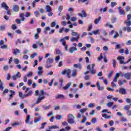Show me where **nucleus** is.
<instances>
[{"label": "nucleus", "instance_id": "46", "mask_svg": "<svg viewBox=\"0 0 131 131\" xmlns=\"http://www.w3.org/2000/svg\"><path fill=\"white\" fill-rule=\"evenodd\" d=\"M14 63L15 64H16V65L18 64V63H19V59H18V58H15L14 59Z\"/></svg>", "mask_w": 131, "mask_h": 131}, {"label": "nucleus", "instance_id": "16", "mask_svg": "<svg viewBox=\"0 0 131 131\" xmlns=\"http://www.w3.org/2000/svg\"><path fill=\"white\" fill-rule=\"evenodd\" d=\"M11 94L9 95V99L11 100L13 98V96H15V91L14 90H10Z\"/></svg>", "mask_w": 131, "mask_h": 131}, {"label": "nucleus", "instance_id": "62", "mask_svg": "<svg viewBox=\"0 0 131 131\" xmlns=\"http://www.w3.org/2000/svg\"><path fill=\"white\" fill-rule=\"evenodd\" d=\"M126 46H130L131 45V40H129L126 42Z\"/></svg>", "mask_w": 131, "mask_h": 131}, {"label": "nucleus", "instance_id": "12", "mask_svg": "<svg viewBox=\"0 0 131 131\" xmlns=\"http://www.w3.org/2000/svg\"><path fill=\"white\" fill-rule=\"evenodd\" d=\"M97 86L99 90V91H103L104 90L103 86H101V84L100 83V82L98 81L97 82Z\"/></svg>", "mask_w": 131, "mask_h": 131}, {"label": "nucleus", "instance_id": "26", "mask_svg": "<svg viewBox=\"0 0 131 131\" xmlns=\"http://www.w3.org/2000/svg\"><path fill=\"white\" fill-rule=\"evenodd\" d=\"M30 118H31V116L30 115L27 116L26 123H29V120H30Z\"/></svg>", "mask_w": 131, "mask_h": 131}, {"label": "nucleus", "instance_id": "13", "mask_svg": "<svg viewBox=\"0 0 131 131\" xmlns=\"http://www.w3.org/2000/svg\"><path fill=\"white\" fill-rule=\"evenodd\" d=\"M78 39H79V35H78L76 37H72L70 39L71 41H74L75 40L76 41H78Z\"/></svg>", "mask_w": 131, "mask_h": 131}, {"label": "nucleus", "instance_id": "20", "mask_svg": "<svg viewBox=\"0 0 131 131\" xmlns=\"http://www.w3.org/2000/svg\"><path fill=\"white\" fill-rule=\"evenodd\" d=\"M46 12H47L48 13H50V12H51L52 11V9L51 8V6H50V5L46 6Z\"/></svg>", "mask_w": 131, "mask_h": 131}, {"label": "nucleus", "instance_id": "58", "mask_svg": "<svg viewBox=\"0 0 131 131\" xmlns=\"http://www.w3.org/2000/svg\"><path fill=\"white\" fill-rule=\"evenodd\" d=\"M12 29L13 30H16V29H17V26H16V25H12Z\"/></svg>", "mask_w": 131, "mask_h": 131}, {"label": "nucleus", "instance_id": "3", "mask_svg": "<svg viewBox=\"0 0 131 131\" xmlns=\"http://www.w3.org/2000/svg\"><path fill=\"white\" fill-rule=\"evenodd\" d=\"M70 73H71V71H70V69H68V70L65 69L61 72V74L62 75H65V74H67V76L68 78H71V76H70Z\"/></svg>", "mask_w": 131, "mask_h": 131}, {"label": "nucleus", "instance_id": "40", "mask_svg": "<svg viewBox=\"0 0 131 131\" xmlns=\"http://www.w3.org/2000/svg\"><path fill=\"white\" fill-rule=\"evenodd\" d=\"M16 125H20V123L19 122L12 123V126H16Z\"/></svg>", "mask_w": 131, "mask_h": 131}, {"label": "nucleus", "instance_id": "32", "mask_svg": "<svg viewBox=\"0 0 131 131\" xmlns=\"http://www.w3.org/2000/svg\"><path fill=\"white\" fill-rule=\"evenodd\" d=\"M124 24H126V26L129 27L131 26V21L128 20V21H124Z\"/></svg>", "mask_w": 131, "mask_h": 131}, {"label": "nucleus", "instance_id": "34", "mask_svg": "<svg viewBox=\"0 0 131 131\" xmlns=\"http://www.w3.org/2000/svg\"><path fill=\"white\" fill-rule=\"evenodd\" d=\"M41 120V118H36L34 119V122L36 123V122H38V121H40Z\"/></svg>", "mask_w": 131, "mask_h": 131}, {"label": "nucleus", "instance_id": "44", "mask_svg": "<svg viewBox=\"0 0 131 131\" xmlns=\"http://www.w3.org/2000/svg\"><path fill=\"white\" fill-rule=\"evenodd\" d=\"M91 122H92V123H96L97 122V118H92L91 120Z\"/></svg>", "mask_w": 131, "mask_h": 131}, {"label": "nucleus", "instance_id": "43", "mask_svg": "<svg viewBox=\"0 0 131 131\" xmlns=\"http://www.w3.org/2000/svg\"><path fill=\"white\" fill-rule=\"evenodd\" d=\"M89 108H94L95 107V103H90L88 105Z\"/></svg>", "mask_w": 131, "mask_h": 131}, {"label": "nucleus", "instance_id": "24", "mask_svg": "<svg viewBox=\"0 0 131 131\" xmlns=\"http://www.w3.org/2000/svg\"><path fill=\"white\" fill-rule=\"evenodd\" d=\"M42 107L43 110H49L51 108V105H49L48 106L42 105Z\"/></svg>", "mask_w": 131, "mask_h": 131}, {"label": "nucleus", "instance_id": "61", "mask_svg": "<svg viewBox=\"0 0 131 131\" xmlns=\"http://www.w3.org/2000/svg\"><path fill=\"white\" fill-rule=\"evenodd\" d=\"M90 73H91V74H96V71L95 70H91Z\"/></svg>", "mask_w": 131, "mask_h": 131}, {"label": "nucleus", "instance_id": "5", "mask_svg": "<svg viewBox=\"0 0 131 131\" xmlns=\"http://www.w3.org/2000/svg\"><path fill=\"white\" fill-rule=\"evenodd\" d=\"M20 9V7H19V6L18 5H14L12 7V10L13 12H19V9Z\"/></svg>", "mask_w": 131, "mask_h": 131}, {"label": "nucleus", "instance_id": "11", "mask_svg": "<svg viewBox=\"0 0 131 131\" xmlns=\"http://www.w3.org/2000/svg\"><path fill=\"white\" fill-rule=\"evenodd\" d=\"M124 76L126 79L129 80L130 79L131 73H126L124 75Z\"/></svg>", "mask_w": 131, "mask_h": 131}, {"label": "nucleus", "instance_id": "64", "mask_svg": "<svg viewBox=\"0 0 131 131\" xmlns=\"http://www.w3.org/2000/svg\"><path fill=\"white\" fill-rule=\"evenodd\" d=\"M127 114L128 116H131V110L127 111Z\"/></svg>", "mask_w": 131, "mask_h": 131}, {"label": "nucleus", "instance_id": "21", "mask_svg": "<svg viewBox=\"0 0 131 131\" xmlns=\"http://www.w3.org/2000/svg\"><path fill=\"white\" fill-rule=\"evenodd\" d=\"M74 51H77V48L76 47H72L70 49V53H74Z\"/></svg>", "mask_w": 131, "mask_h": 131}, {"label": "nucleus", "instance_id": "25", "mask_svg": "<svg viewBox=\"0 0 131 131\" xmlns=\"http://www.w3.org/2000/svg\"><path fill=\"white\" fill-rule=\"evenodd\" d=\"M93 34H94L95 35H97V34H100V30L97 29L96 31H93L92 32Z\"/></svg>", "mask_w": 131, "mask_h": 131}, {"label": "nucleus", "instance_id": "37", "mask_svg": "<svg viewBox=\"0 0 131 131\" xmlns=\"http://www.w3.org/2000/svg\"><path fill=\"white\" fill-rule=\"evenodd\" d=\"M59 128V127H58V126L53 125V126H50V127H49V129H56V128Z\"/></svg>", "mask_w": 131, "mask_h": 131}, {"label": "nucleus", "instance_id": "50", "mask_svg": "<svg viewBox=\"0 0 131 131\" xmlns=\"http://www.w3.org/2000/svg\"><path fill=\"white\" fill-rule=\"evenodd\" d=\"M28 84L29 85V86H31V85L32 84V80H31V79L28 80Z\"/></svg>", "mask_w": 131, "mask_h": 131}, {"label": "nucleus", "instance_id": "48", "mask_svg": "<svg viewBox=\"0 0 131 131\" xmlns=\"http://www.w3.org/2000/svg\"><path fill=\"white\" fill-rule=\"evenodd\" d=\"M71 21H72V22H75V21H76V20H77V17H72L71 19Z\"/></svg>", "mask_w": 131, "mask_h": 131}, {"label": "nucleus", "instance_id": "41", "mask_svg": "<svg viewBox=\"0 0 131 131\" xmlns=\"http://www.w3.org/2000/svg\"><path fill=\"white\" fill-rule=\"evenodd\" d=\"M113 67L115 68L116 67V60L113 59Z\"/></svg>", "mask_w": 131, "mask_h": 131}, {"label": "nucleus", "instance_id": "10", "mask_svg": "<svg viewBox=\"0 0 131 131\" xmlns=\"http://www.w3.org/2000/svg\"><path fill=\"white\" fill-rule=\"evenodd\" d=\"M117 60L119 61L120 64H123V60H124V57L123 56H118L117 57Z\"/></svg>", "mask_w": 131, "mask_h": 131}, {"label": "nucleus", "instance_id": "52", "mask_svg": "<svg viewBox=\"0 0 131 131\" xmlns=\"http://www.w3.org/2000/svg\"><path fill=\"white\" fill-rule=\"evenodd\" d=\"M39 38V35H38V34L36 33L34 35V39H38Z\"/></svg>", "mask_w": 131, "mask_h": 131}, {"label": "nucleus", "instance_id": "51", "mask_svg": "<svg viewBox=\"0 0 131 131\" xmlns=\"http://www.w3.org/2000/svg\"><path fill=\"white\" fill-rule=\"evenodd\" d=\"M37 75L39 76H41V75H42V71H37Z\"/></svg>", "mask_w": 131, "mask_h": 131}, {"label": "nucleus", "instance_id": "22", "mask_svg": "<svg viewBox=\"0 0 131 131\" xmlns=\"http://www.w3.org/2000/svg\"><path fill=\"white\" fill-rule=\"evenodd\" d=\"M19 17L21 18V21H25V15H24V13H20Z\"/></svg>", "mask_w": 131, "mask_h": 131}, {"label": "nucleus", "instance_id": "47", "mask_svg": "<svg viewBox=\"0 0 131 131\" xmlns=\"http://www.w3.org/2000/svg\"><path fill=\"white\" fill-rule=\"evenodd\" d=\"M46 124H47V122H44L43 123L41 124V126L40 127V129H42L43 128H45V125H46Z\"/></svg>", "mask_w": 131, "mask_h": 131}, {"label": "nucleus", "instance_id": "35", "mask_svg": "<svg viewBox=\"0 0 131 131\" xmlns=\"http://www.w3.org/2000/svg\"><path fill=\"white\" fill-rule=\"evenodd\" d=\"M115 81H113L111 82V84H112V86L113 89H114V88H117V85H116V84H115Z\"/></svg>", "mask_w": 131, "mask_h": 131}, {"label": "nucleus", "instance_id": "55", "mask_svg": "<svg viewBox=\"0 0 131 131\" xmlns=\"http://www.w3.org/2000/svg\"><path fill=\"white\" fill-rule=\"evenodd\" d=\"M116 5H117V4L115 2H111V6L112 8H113V7H115Z\"/></svg>", "mask_w": 131, "mask_h": 131}, {"label": "nucleus", "instance_id": "19", "mask_svg": "<svg viewBox=\"0 0 131 131\" xmlns=\"http://www.w3.org/2000/svg\"><path fill=\"white\" fill-rule=\"evenodd\" d=\"M4 89H5V86H4V83L0 79V90L2 91H4Z\"/></svg>", "mask_w": 131, "mask_h": 131}, {"label": "nucleus", "instance_id": "6", "mask_svg": "<svg viewBox=\"0 0 131 131\" xmlns=\"http://www.w3.org/2000/svg\"><path fill=\"white\" fill-rule=\"evenodd\" d=\"M119 94H121V95H126V90L124 88H120L119 89Z\"/></svg>", "mask_w": 131, "mask_h": 131}, {"label": "nucleus", "instance_id": "33", "mask_svg": "<svg viewBox=\"0 0 131 131\" xmlns=\"http://www.w3.org/2000/svg\"><path fill=\"white\" fill-rule=\"evenodd\" d=\"M72 76V77H75V76H76V70L74 69L73 70Z\"/></svg>", "mask_w": 131, "mask_h": 131}, {"label": "nucleus", "instance_id": "28", "mask_svg": "<svg viewBox=\"0 0 131 131\" xmlns=\"http://www.w3.org/2000/svg\"><path fill=\"white\" fill-rule=\"evenodd\" d=\"M59 41H60V42H62V46H65L67 45H66V41H65V40H64V38H61V39H60L59 40Z\"/></svg>", "mask_w": 131, "mask_h": 131}, {"label": "nucleus", "instance_id": "42", "mask_svg": "<svg viewBox=\"0 0 131 131\" xmlns=\"http://www.w3.org/2000/svg\"><path fill=\"white\" fill-rule=\"evenodd\" d=\"M106 90L108 91V92H114V89L111 88L110 87H107Z\"/></svg>", "mask_w": 131, "mask_h": 131}, {"label": "nucleus", "instance_id": "60", "mask_svg": "<svg viewBox=\"0 0 131 131\" xmlns=\"http://www.w3.org/2000/svg\"><path fill=\"white\" fill-rule=\"evenodd\" d=\"M56 23H55V21H53L51 25V27H55V26H56Z\"/></svg>", "mask_w": 131, "mask_h": 131}, {"label": "nucleus", "instance_id": "56", "mask_svg": "<svg viewBox=\"0 0 131 131\" xmlns=\"http://www.w3.org/2000/svg\"><path fill=\"white\" fill-rule=\"evenodd\" d=\"M126 102L127 104H129L131 103V99L130 98H126Z\"/></svg>", "mask_w": 131, "mask_h": 131}, {"label": "nucleus", "instance_id": "4", "mask_svg": "<svg viewBox=\"0 0 131 131\" xmlns=\"http://www.w3.org/2000/svg\"><path fill=\"white\" fill-rule=\"evenodd\" d=\"M20 77H21V74L19 72H17L15 75L13 76L12 78L13 80H16L17 78H20Z\"/></svg>", "mask_w": 131, "mask_h": 131}, {"label": "nucleus", "instance_id": "45", "mask_svg": "<svg viewBox=\"0 0 131 131\" xmlns=\"http://www.w3.org/2000/svg\"><path fill=\"white\" fill-rule=\"evenodd\" d=\"M102 34H103V35H104V36H107L108 34V33H107V32L105 30H103L102 31Z\"/></svg>", "mask_w": 131, "mask_h": 131}, {"label": "nucleus", "instance_id": "30", "mask_svg": "<svg viewBox=\"0 0 131 131\" xmlns=\"http://www.w3.org/2000/svg\"><path fill=\"white\" fill-rule=\"evenodd\" d=\"M62 117H63V116H62V115H58L56 117V120H61L62 119Z\"/></svg>", "mask_w": 131, "mask_h": 131}, {"label": "nucleus", "instance_id": "38", "mask_svg": "<svg viewBox=\"0 0 131 131\" xmlns=\"http://www.w3.org/2000/svg\"><path fill=\"white\" fill-rule=\"evenodd\" d=\"M71 35H72V36H77L78 35H79V34H78V33L77 32H73L72 33H71Z\"/></svg>", "mask_w": 131, "mask_h": 131}, {"label": "nucleus", "instance_id": "1", "mask_svg": "<svg viewBox=\"0 0 131 131\" xmlns=\"http://www.w3.org/2000/svg\"><path fill=\"white\" fill-rule=\"evenodd\" d=\"M39 97H38L37 101H36V104H39L42 100H45L46 97H45V90H40V93L39 94Z\"/></svg>", "mask_w": 131, "mask_h": 131}, {"label": "nucleus", "instance_id": "39", "mask_svg": "<svg viewBox=\"0 0 131 131\" xmlns=\"http://www.w3.org/2000/svg\"><path fill=\"white\" fill-rule=\"evenodd\" d=\"M32 91L30 90L29 92L25 95V97H28L29 96H31L32 95Z\"/></svg>", "mask_w": 131, "mask_h": 131}, {"label": "nucleus", "instance_id": "7", "mask_svg": "<svg viewBox=\"0 0 131 131\" xmlns=\"http://www.w3.org/2000/svg\"><path fill=\"white\" fill-rule=\"evenodd\" d=\"M1 8H4L6 10H9V6L5 2H2L1 4Z\"/></svg>", "mask_w": 131, "mask_h": 131}, {"label": "nucleus", "instance_id": "29", "mask_svg": "<svg viewBox=\"0 0 131 131\" xmlns=\"http://www.w3.org/2000/svg\"><path fill=\"white\" fill-rule=\"evenodd\" d=\"M102 117L105 118V119H109V118H111V116H107V114H103Z\"/></svg>", "mask_w": 131, "mask_h": 131}, {"label": "nucleus", "instance_id": "63", "mask_svg": "<svg viewBox=\"0 0 131 131\" xmlns=\"http://www.w3.org/2000/svg\"><path fill=\"white\" fill-rule=\"evenodd\" d=\"M126 30H127V32H130V31H131V27H127Z\"/></svg>", "mask_w": 131, "mask_h": 131}, {"label": "nucleus", "instance_id": "49", "mask_svg": "<svg viewBox=\"0 0 131 131\" xmlns=\"http://www.w3.org/2000/svg\"><path fill=\"white\" fill-rule=\"evenodd\" d=\"M34 14H35L36 17H39L40 14H39V12H38V11H35L34 12Z\"/></svg>", "mask_w": 131, "mask_h": 131}, {"label": "nucleus", "instance_id": "2", "mask_svg": "<svg viewBox=\"0 0 131 131\" xmlns=\"http://www.w3.org/2000/svg\"><path fill=\"white\" fill-rule=\"evenodd\" d=\"M54 62L53 58H48L46 60V65L45 66L46 68H51L52 67V64Z\"/></svg>", "mask_w": 131, "mask_h": 131}, {"label": "nucleus", "instance_id": "9", "mask_svg": "<svg viewBox=\"0 0 131 131\" xmlns=\"http://www.w3.org/2000/svg\"><path fill=\"white\" fill-rule=\"evenodd\" d=\"M12 51H13V55H17V54H20V53H21V50L17 48L12 49Z\"/></svg>", "mask_w": 131, "mask_h": 131}, {"label": "nucleus", "instance_id": "17", "mask_svg": "<svg viewBox=\"0 0 131 131\" xmlns=\"http://www.w3.org/2000/svg\"><path fill=\"white\" fill-rule=\"evenodd\" d=\"M65 96L62 94H58L55 97V99H64Z\"/></svg>", "mask_w": 131, "mask_h": 131}, {"label": "nucleus", "instance_id": "23", "mask_svg": "<svg viewBox=\"0 0 131 131\" xmlns=\"http://www.w3.org/2000/svg\"><path fill=\"white\" fill-rule=\"evenodd\" d=\"M74 68H79V69H81V64L80 63L74 64Z\"/></svg>", "mask_w": 131, "mask_h": 131}, {"label": "nucleus", "instance_id": "59", "mask_svg": "<svg viewBox=\"0 0 131 131\" xmlns=\"http://www.w3.org/2000/svg\"><path fill=\"white\" fill-rule=\"evenodd\" d=\"M112 105H113V102H110L107 103V107H111V106H112Z\"/></svg>", "mask_w": 131, "mask_h": 131}, {"label": "nucleus", "instance_id": "36", "mask_svg": "<svg viewBox=\"0 0 131 131\" xmlns=\"http://www.w3.org/2000/svg\"><path fill=\"white\" fill-rule=\"evenodd\" d=\"M88 110V108H81L79 110L80 113H84L86 111Z\"/></svg>", "mask_w": 131, "mask_h": 131}, {"label": "nucleus", "instance_id": "15", "mask_svg": "<svg viewBox=\"0 0 131 131\" xmlns=\"http://www.w3.org/2000/svg\"><path fill=\"white\" fill-rule=\"evenodd\" d=\"M124 82H126V80H119L118 81V83H119V85L121 86V85H123Z\"/></svg>", "mask_w": 131, "mask_h": 131}, {"label": "nucleus", "instance_id": "53", "mask_svg": "<svg viewBox=\"0 0 131 131\" xmlns=\"http://www.w3.org/2000/svg\"><path fill=\"white\" fill-rule=\"evenodd\" d=\"M3 69L4 70H5V71H7L9 70V67H8V66L7 65L4 66V67H3Z\"/></svg>", "mask_w": 131, "mask_h": 131}, {"label": "nucleus", "instance_id": "27", "mask_svg": "<svg viewBox=\"0 0 131 131\" xmlns=\"http://www.w3.org/2000/svg\"><path fill=\"white\" fill-rule=\"evenodd\" d=\"M68 123H70V124H73L74 123V120H73V118H71L68 119Z\"/></svg>", "mask_w": 131, "mask_h": 131}, {"label": "nucleus", "instance_id": "8", "mask_svg": "<svg viewBox=\"0 0 131 131\" xmlns=\"http://www.w3.org/2000/svg\"><path fill=\"white\" fill-rule=\"evenodd\" d=\"M119 10V13L120 15H125V12H124V10L122 9L121 7H119L118 8Z\"/></svg>", "mask_w": 131, "mask_h": 131}, {"label": "nucleus", "instance_id": "18", "mask_svg": "<svg viewBox=\"0 0 131 131\" xmlns=\"http://www.w3.org/2000/svg\"><path fill=\"white\" fill-rule=\"evenodd\" d=\"M101 19H102V17H101V16H99L98 17V18L95 19V20H94L95 24H98L99 22H100V21H101Z\"/></svg>", "mask_w": 131, "mask_h": 131}, {"label": "nucleus", "instance_id": "54", "mask_svg": "<svg viewBox=\"0 0 131 131\" xmlns=\"http://www.w3.org/2000/svg\"><path fill=\"white\" fill-rule=\"evenodd\" d=\"M119 36V34H118V32H116V34L114 35L113 38H117V37H118Z\"/></svg>", "mask_w": 131, "mask_h": 131}, {"label": "nucleus", "instance_id": "57", "mask_svg": "<svg viewBox=\"0 0 131 131\" xmlns=\"http://www.w3.org/2000/svg\"><path fill=\"white\" fill-rule=\"evenodd\" d=\"M82 15H83V17H86L87 15L84 10H82Z\"/></svg>", "mask_w": 131, "mask_h": 131}, {"label": "nucleus", "instance_id": "31", "mask_svg": "<svg viewBox=\"0 0 131 131\" xmlns=\"http://www.w3.org/2000/svg\"><path fill=\"white\" fill-rule=\"evenodd\" d=\"M130 108V106L128 105H126L124 106V110H125L126 111H128L129 110V108Z\"/></svg>", "mask_w": 131, "mask_h": 131}, {"label": "nucleus", "instance_id": "14", "mask_svg": "<svg viewBox=\"0 0 131 131\" xmlns=\"http://www.w3.org/2000/svg\"><path fill=\"white\" fill-rule=\"evenodd\" d=\"M71 85V82H70L67 84V85L63 87V90L64 91H66V90H68L70 88V86Z\"/></svg>", "mask_w": 131, "mask_h": 131}]
</instances>
